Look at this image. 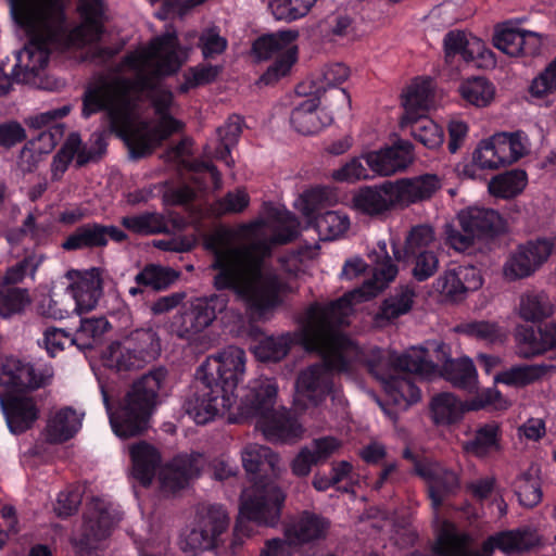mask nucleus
Wrapping results in <instances>:
<instances>
[{"label": "nucleus", "mask_w": 556, "mask_h": 556, "mask_svg": "<svg viewBox=\"0 0 556 556\" xmlns=\"http://www.w3.org/2000/svg\"><path fill=\"white\" fill-rule=\"evenodd\" d=\"M187 59L175 33L156 37L128 53L114 75L89 85L83 98V116L104 112L110 126L126 142L131 155L151 153L182 129L174 117L173 93L155 78L175 73Z\"/></svg>", "instance_id": "obj_1"}, {"label": "nucleus", "mask_w": 556, "mask_h": 556, "mask_svg": "<svg viewBox=\"0 0 556 556\" xmlns=\"http://www.w3.org/2000/svg\"><path fill=\"white\" fill-rule=\"evenodd\" d=\"M299 232L300 224L289 211L265 204L257 219L211 233L204 245L213 254L214 286L231 289L254 315L265 316L288 288L265 256L273 244L287 243Z\"/></svg>", "instance_id": "obj_2"}, {"label": "nucleus", "mask_w": 556, "mask_h": 556, "mask_svg": "<svg viewBox=\"0 0 556 556\" xmlns=\"http://www.w3.org/2000/svg\"><path fill=\"white\" fill-rule=\"evenodd\" d=\"M277 394L278 384L274 378L268 377L251 380L240 396L203 384V389L188 400L186 412L199 425L225 414L232 422L253 418L256 428L268 441H296L303 434V427L283 407L277 406Z\"/></svg>", "instance_id": "obj_3"}, {"label": "nucleus", "mask_w": 556, "mask_h": 556, "mask_svg": "<svg viewBox=\"0 0 556 556\" xmlns=\"http://www.w3.org/2000/svg\"><path fill=\"white\" fill-rule=\"evenodd\" d=\"M14 22L30 37L29 42L16 53L13 75L17 81L35 83V78L49 63L52 49L92 43L100 38L103 17L93 31L91 21L81 17V24L67 30L63 0H8Z\"/></svg>", "instance_id": "obj_4"}, {"label": "nucleus", "mask_w": 556, "mask_h": 556, "mask_svg": "<svg viewBox=\"0 0 556 556\" xmlns=\"http://www.w3.org/2000/svg\"><path fill=\"white\" fill-rule=\"evenodd\" d=\"M368 256L374 264V276L361 288L355 289L341 299L327 306L312 305L302 321L301 328L294 333L268 336L258 340L252 352L262 362H278L289 352L295 342L302 344L308 351H320L326 359L330 361L329 353L323 350L327 341V328L336 319L337 323H346L354 311L356 303L367 301L377 295L397 275V267L388 255L387 243L379 241L377 249L369 252Z\"/></svg>", "instance_id": "obj_5"}, {"label": "nucleus", "mask_w": 556, "mask_h": 556, "mask_svg": "<svg viewBox=\"0 0 556 556\" xmlns=\"http://www.w3.org/2000/svg\"><path fill=\"white\" fill-rule=\"evenodd\" d=\"M366 362L370 372L381 382L387 403L376 396L375 400L392 420L396 419L400 412L420 400V391L413 375L417 374L427 379L437 375L435 365L428 359L426 351L418 346L410 348L402 355L375 349Z\"/></svg>", "instance_id": "obj_6"}, {"label": "nucleus", "mask_w": 556, "mask_h": 556, "mask_svg": "<svg viewBox=\"0 0 556 556\" xmlns=\"http://www.w3.org/2000/svg\"><path fill=\"white\" fill-rule=\"evenodd\" d=\"M344 323L336 319L327 328V341L323 350L329 353L330 364L320 351L325 364H315L300 371L294 391V406L305 409L319 405L332 391L331 371L349 372L357 363L364 361V353L349 338L337 331L336 327Z\"/></svg>", "instance_id": "obj_7"}, {"label": "nucleus", "mask_w": 556, "mask_h": 556, "mask_svg": "<svg viewBox=\"0 0 556 556\" xmlns=\"http://www.w3.org/2000/svg\"><path fill=\"white\" fill-rule=\"evenodd\" d=\"M101 392L113 432L122 439L135 437L148 428L149 418L160 399L168 393L167 372L157 368L142 376L132 384L116 409L111 406L103 387Z\"/></svg>", "instance_id": "obj_8"}, {"label": "nucleus", "mask_w": 556, "mask_h": 556, "mask_svg": "<svg viewBox=\"0 0 556 556\" xmlns=\"http://www.w3.org/2000/svg\"><path fill=\"white\" fill-rule=\"evenodd\" d=\"M287 500L286 491L276 479L260 477L250 488L243 490L240 502V515L235 527L236 540L254 534L249 522L275 528L281 519Z\"/></svg>", "instance_id": "obj_9"}, {"label": "nucleus", "mask_w": 556, "mask_h": 556, "mask_svg": "<svg viewBox=\"0 0 556 556\" xmlns=\"http://www.w3.org/2000/svg\"><path fill=\"white\" fill-rule=\"evenodd\" d=\"M539 542V536L531 529L506 531L490 536L480 551H469L470 538L457 531L448 521H442L437 530L434 552L441 556H492L494 548L505 554L527 551Z\"/></svg>", "instance_id": "obj_10"}, {"label": "nucleus", "mask_w": 556, "mask_h": 556, "mask_svg": "<svg viewBox=\"0 0 556 556\" xmlns=\"http://www.w3.org/2000/svg\"><path fill=\"white\" fill-rule=\"evenodd\" d=\"M519 354L523 357H533L547 351L554 353L556 367V319L540 327L538 331L532 328L526 329L518 334ZM549 366L545 364L514 366L495 375V384L502 383L508 387H525L543 377Z\"/></svg>", "instance_id": "obj_11"}, {"label": "nucleus", "mask_w": 556, "mask_h": 556, "mask_svg": "<svg viewBox=\"0 0 556 556\" xmlns=\"http://www.w3.org/2000/svg\"><path fill=\"white\" fill-rule=\"evenodd\" d=\"M121 516L114 503L104 496L92 497L87 504L84 520L74 534L73 543L79 556H98L90 552L105 539L118 522Z\"/></svg>", "instance_id": "obj_12"}, {"label": "nucleus", "mask_w": 556, "mask_h": 556, "mask_svg": "<svg viewBox=\"0 0 556 556\" xmlns=\"http://www.w3.org/2000/svg\"><path fill=\"white\" fill-rule=\"evenodd\" d=\"M160 353V342L151 329H140L131 333L124 342L111 343L104 355V365L116 371L141 368Z\"/></svg>", "instance_id": "obj_13"}, {"label": "nucleus", "mask_w": 556, "mask_h": 556, "mask_svg": "<svg viewBox=\"0 0 556 556\" xmlns=\"http://www.w3.org/2000/svg\"><path fill=\"white\" fill-rule=\"evenodd\" d=\"M245 353L242 349L229 345L210 355L198 369V379L206 387L223 389V393L237 394L238 383L245 372Z\"/></svg>", "instance_id": "obj_14"}, {"label": "nucleus", "mask_w": 556, "mask_h": 556, "mask_svg": "<svg viewBox=\"0 0 556 556\" xmlns=\"http://www.w3.org/2000/svg\"><path fill=\"white\" fill-rule=\"evenodd\" d=\"M296 31L286 30L263 36L253 43V52L260 60L275 56V62L261 77L268 85L288 75L296 61Z\"/></svg>", "instance_id": "obj_15"}, {"label": "nucleus", "mask_w": 556, "mask_h": 556, "mask_svg": "<svg viewBox=\"0 0 556 556\" xmlns=\"http://www.w3.org/2000/svg\"><path fill=\"white\" fill-rule=\"evenodd\" d=\"M457 219L463 232L453 225L445 226L446 242L456 251H466L473 240L484 233L498 231L502 218L493 210L469 206L458 212Z\"/></svg>", "instance_id": "obj_16"}, {"label": "nucleus", "mask_w": 556, "mask_h": 556, "mask_svg": "<svg viewBox=\"0 0 556 556\" xmlns=\"http://www.w3.org/2000/svg\"><path fill=\"white\" fill-rule=\"evenodd\" d=\"M229 527V516L220 505H210L203 508L193 528L180 540V547L185 552L197 554L213 547L219 536Z\"/></svg>", "instance_id": "obj_17"}, {"label": "nucleus", "mask_w": 556, "mask_h": 556, "mask_svg": "<svg viewBox=\"0 0 556 556\" xmlns=\"http://www.w3.org/2000/svg\"><path fill=\"white\" fill-rule=\"evenodd\" d=\"M227 306L224 295L199 298L191 303L190 311L178 314L170 323V331L178 338L189 342L197 340L216 318V314Z\"/></svg>", "instance_id": "obj_18"}, {"label": "nucleus", "mask_w": 556, "mask_h": 556, "mask_svg": "<svg viewBox=\"0 0 556 556\" xmlns=\"http://www.w3.org/2000/svg\"><path fill=\"white\" fill-rule=\"evenodd\" d=\"M556 252V237L553 240L538 239L519 245L506 258L503 276L516 281L533 275Z\"/></svg>", "instance_id": "obj_19"}, {"label": "nucleus", "mask_w": 556, "mask_h": 556, "mask_svg": "<svg viewBox=\"0 0 556 556\" xmlns=\"http://www.w3.org/2000/svg\"><path fill=\"white\" fill-rule=\"evenodd\" d=\"M53 374V368L49 364L33 365L9 356L1 363L0 386L7 387L9 391L37 389L48 384Z\"/></svg>", "instance_id": "obj_20"}, {"label": "nucleus", "mask_w": 556, "mask_h": 556, "mask_svg": "<svg viewBox=\"0 0 556 556\" xmlns=\"http://www.w3.org/2000/svg\"><path fill=\"white\" fill-rule=\"evenodd\" d=\"M340 106L329 97L311 94L295 105L291 113V125L302 135H315L333 122V110Z\"/></svg>", "instance_id": "obj_21"}, {"label": "nucleus", "mask_w": 556, "mask_h": 556, "mask_svg": "<svg viewBox=\"0 0 556 556\" xmlns=\"http://www.w3.org/2000/svg\"><path fill=\"white\" fill-rule=\"evenodd\" d=\"M351 208L359 215L382 217L400 207L393 181L361 187L352 193Z\"/></svg>", "instance_id": "obj_22"}, {"label": "nucleus", "mask_w": 556, "mask_h": 556, "mask_svg": "<svg viewBox=\"0 0 556 556\" xmlns=\"http://www.w3.org/2000/svg\"><path fill=\"white\" fill-rule=\"evenodd\" d=\"M205 464L202 454L192 453L176 456L159 471L160 488L164 493H175L197 478Z\"/></svg>", "instance_id": "obj_23"}, {"label": "nucleus", "mask_w": 556, "mask_h": 556, "mask_svg": "<svg viewBox=\"0 0 556 556\" xmlns=\"http://www.w3.org/2000/svg\"><path fill=\"white\" fill-rule=\"evenodd\" d=\"M64 277L68 281L66 291L75 301L74 312L81 315L96 308L102 293L99 271L94 268L85 271L71 269Z\"/></svg>", "instance_id": "obj_24"}, {"label": "nucleus", "mask_w": 556, "mask_h": 556, "mask_svg": "<svg viewBox=\"0 0 556 556\" xmlns=\"http://www.w3.org/2000/svg\"><path fill=\"white\" fill-rule=\"evenodd\" d=\"M493 45L506 55L518 58L536 54L541 49L542 38L538 33L506 23L495 28Z\"/></svg>", "instance_id": "obj_25"}, {"label": "nucleus", "mask_w": 556, "mask_h": 556, "mask_svg": "<svg viewBox=\"0 0 556 556\" xmlns=\"http://www.w3.org/2000/svg\"><path fill=\"white\" fill-rule=\"evenodd\" d=\"M350 77V70L343 63H331L323 66L309 80L311 94L329 97V101L336 99L341 109H349L350 96L344 89L338 88Z\"/></svg>", "instance_id": "obj_26"}, {"label": "nucleus", "mask_w": 556, "mask_h": 556, "mask_svg": "<svg viewBox=\"0 0 556 556\" xmlns=\"http://www.w3.org/2000/svg\"><path fill=\"white\" fill-rule=\"evenodd\" d=\"M369 170L377 176H391L405 169L413 161V146L401 141L392 147L363 154Z\"/></svg>", "instance_id": "obj_27"}, {"label": "nucleus", "mask_w": 556, "mask_h": 556, "mask_svg": "<svg viewBox=\"0 0 556 556\" xmlns=\"http://www.w3.org/2000/svg\"><path fill=\"white\" fill-rule=\"evenodd\" d=\"M444 48L446 58L459 54L465 61H480L479 66H489L495 63L493 52L472 34L450 31L445 35Z\"/></svg>", "instance_id": "obj_28"}, {"label": "nucleus", "mask_w": 556, "mask_h": 556, "mask_svg": "<svg viewBox=\"0 0 556 556\" xmlns=\"http://www.w3.org/2000/svg\"><path fill=\"white\" fill-rule=\"evenodd\" d=\"M416 472L429 484V495L433 508H438L446 494L458 486L455 472L444 469L439 463L425 459L415 465Z\"/></svg>", "instance_id": "obj_29"}, {"label": "nucleus", "mask_w": 556, "mask_h": 556, "mask_svg": "<svg viewBox=\"0 0 556 556\" xmlns=\"http://www.w3.org/2000/svg\"><path fill=\"white\" fill-rule=\"evenodd\" d=\"M329 521L316 514L304 511L290 520L283 529V538L291 546L312 543L326 538Z\"/></svg>", "instance_id": "obj_30"}, {"label": "nucleus", "mask_w": 556, "mask_h": 556, "mask_svg": "<svg viewBox=\"0 0 556 556\" xmlns=\"http://www.w3.org/2000/svg\"><path fill=\"white\" fill-rule=\"evenodd\" d=\"M400 208L431 198L440 188L438 175L426 174L413 178H402L393 181Z\"/></svg>", "instance_id": "obj_31"}, {"label": "nucleus", "mask_w": 556, "mask_h": 556, "mask_svg": "<svg viewBox=\"0 0 556 556\" xmlns=\"http://www.w3.org/2000/svg\"><path fill=\"white\" fill-rule=\"evenodd\" d=\"M241 459L247 472L260 473V477L278 479L285 471L279 455L260 444H247L241 451Z\"/></svg>", "instance_id": "obj_32"}, {"label": "nucleus", "mask_w": 556, "mask_h": 556, "mask_svg": "<svg viewBox=\"0 0 556 556\" xmlns=\"http://www.w3.org/2000/svg\"><path fill=\"white\" fill-rule=\"evenodd\" d=\"M192 141L190 139H182L172 151L168 153V157L184 167L188 168L192 173L191 179L198 189L203 188V180L208 178L215 189L222 187V177L219 172L207 162H192L190 160Z\"/></svg>", "instance_id": "obj_33"}, {"label": "nucleus", "mask_w": 556, "mask_h": 556, "mask_svg": "<svg viewBox=\"0 0 556 556\" xmlns=\"http://www.w3.org/2000/svg\"><path fill=\"white\" fill-rule=\"evenodd\" d=\"M84 413L72 407H63L50 415L45 437L51 443H62L72 439L81 428Z\"/></svg>", "instance_id": "obj_34"}, {"label": "nucleus", "mask_w": 556, "mask_h": 556, "mask_svg": "<svg viewBox=\"0 0 556 556\" xmlns=\"http://www.w3.org/2000/svg\"><path fill=\"white\" fill-rule=\"evenodd\" d=\"M131 459V476L142 485H149L160 467L159 451L147 442H138L129 446Z\"/></svg>", "instance_id": "obj_35"}, {"label": "nucleus", "mask_w": 556, "mask_h": 556, "mask_svg": "<svg viewBox=\"0 0 556 556\" xmlns=\"http://www.w3.org/2000/svg\"><path fill=\"white\" fill-rule=\"evenodd\" d=\"M407 119H414L419 113L435 105L434 83L431 78H416L402 96Z\"/></svg>", "instance_id": "obj_36"}, {"label": "nucleus", "mask_w": 556, "mask_h": 556, "mask_svg": "<svg viewBox=\"0 0 556 556\" xmlns=\"http://www.w3.org/2000/svg\"><path fill=\"white\" fill-rule=\"evenodd\" d=\"M555 305L547 293L540 290H528L520 294L516 307L517 315L525 321L540 323L551 317Z\"/></svg>", "instance_id": "obj_37"}, {"label": "nucleus", "mask_w": 556, "mask_h": 556, "mask_svg": "<svg viewBox=\"0 0 556 556\" xmlns=\"http://www.w3.org/2000/svg\"><path fill=\"white\" fill-rule=\"evenodd\" d=\"M99 154V152L84 146L78 134H71L62 149L54 156L52 163L53 176H61L72 160H75L78 165H84L96 160Z\"/></svg>", "instance_id": "obj_38"}, {"label": "nucleus", "mask_w": 556, "mask_h": 556, "mask_svg": "<svg viewBox=\"0 0 556 556\" xmlns=\"http://www.w3.org/2000/svg\"><path fill=\"white\" fill-rule=\"evenodd\" d=\"M63 131L59 126L41 131L36 138L31 139L22 150L21 164L23 168L30 170L42 159L49 154L62 138Z\"/></svg>", "instance_id": "obj_39"}, {"label": "nucleus", "mask_w": 556, "mask_h": 556, "mask_svg": "<svg viewBox=\"0 0 556 556\" xmlns=\"http://www.w3.org/2000/svg\"><path fill=\"white\" fill-rule=\"evenodd\" d=\"M440 375L453 386L472 391L477 388L476 367L469 357L446 359Z\"/></svg>", "instance_id": "obj_40"}, {"label": "nucleus", "mask_w": 556, "mask_h": 556, "mask_svg": "<svg viewBox=\"0 0 556 556\" xmlns=\"http://www.w3.org/2000/svg\"><path fill=\"white\" fill-rule=\"evenodd\" d=\"M467 410L466 402L459 401L454 394L443 392L430 402L431 418L437 425H451L458 421Z\"/></svg>", "instance_id": "obj_41"}, {"label": "nucleus", "mask_w": 556, "mask_h": 556, "mask_svg": "<svg viewBox=\"0 0 556 556\" xmlns=\"http://www.w3.org/2000/svg\"><path fill=\"white\" fill-rule=\"evenodd\" d=\"M110 328V323L104 317L83 318L74 333L75 345L79 350L93 349L102 342Z\"/></svg>", "instance_id": "obj_42"}, {"label": "nucleus", "mask_w": 556, "mask_h": 556, "mask_svg": "<svg viewBox=\"0 0 556 556\" xmlns=\"http://www.w3.org/2000/svg\"><path fill=\"white\" fill-rule=\"evenodd\" d=\"M242 118L233 115L228 118L224 126L217 129L218 140L220 141V148H217L214 152L207 147L205 149V155L214 156L217 160L223 161L227 166L233 165V160L230 157V147L237 141L242 131Z\"/></svg>", "instance_id": "obj_43"}, {"label": "nucleus", "mask_w": 556, "mask_h": 556, "mask_svg": "<svg viewBox=\"0 0 556 556\" xmlns=\"http://www.w3.org/2000/svg\"><path fill=\"white\" fill-rule=\"evenodd\" d=\"M459 93L467 103L485 108L494 100L495 87L484 77H472L460 84Z\"/></svg>", "instance_id": "obj_44"}, {"label": "nucleus", "mask_w": 556, "mask_h": 556, "mask_svg": "<svg viewBox=\"0 0 556 556\" xmlns=\"http://www.w3.org/2000/svg\"><path fill=\"white\" fill-rule=\"evenodd\" d=\"M493 136L498 148L503 151L501 154L506 166L517 162L529 152L530 142L522 131L497 132Z\"/></svg>", "instance_id": "obj_45"}, {"label": "nucleus", "mask_w": 556, "mask_h": 556, "mask_svg": "<svg viewBox=\"0 0 556 556\" xmlns=\"http://www.w3.org/2000/svg\"><path fill=\"white\" fill-rule=\"evenodd\" d=\"M415 292L413 289L405 287L397 293L387 299L380 312L376 316V324L383 326L386 321H391L399 316L406 314L413 305Z\"/></svg>", "instance_id": "obj_46"}, {"label": "nucleus", "mask_w": 556, "mask_h": 556, "mask_svg": "<svg viewBox=\"0 0 556 556\" xmlns=\"http://www.w3.org/2000/svg\"><path fill=\"white\" fill-rule=\"evenodd\" d=\"M527 185V174L515 169L498 175L489 182V191L492 195L508 199L520 193Z\"/></svg>", "instance_id": "obj_47"}, {"label": "nucleus", "mask_w": 556, "mask_h": 556, "mask_svg": "<svg viewBox=\"0 0 556 556\" xmlns=\"http://www.w3.org/2000/svg\"><path fill=\"white\" fill-rule=\"evenodd\" d=\"M122 224L130 231L140 235H154L168 229L165 216L157 212H144L123 217Z\"/></svg>", "instance_id": "obj_48"}, {"label": "nucleus", "mask_w": 556, "mask_h": 556, "mask_svg": "<svg viewBox=\"0 0 556 556\" xmlns=\"http://www.w3.org/2000/svg\"><path fill=\"white\" fill-rule=\"evenodd\" d=\"M500 426L495 422L486 424L480 427L475 438L465 444L467 452L483 457L500 448Z\"/></svg>", "instance_id": "obj_49"}, {"label": "nucleus", "mask_w": 556, "mask_h": 556, "mask_svg": "<svg viewBox=\"0 0 556 556\" xmlns=\"http://www.w3.org/2000/svg\"><path fill=\"white\" fill-rule=\"evenodd\" d=\"M412 136L428 149L434 150L442 146L444 131L442 127L429 117L409 119Z\"/></svg>", "instance_id": "obj_50"}, {"label": "nucleus", "mask_w": 556, "mask_h": 556, "mask_svg": "<svg viewBox=\"0 0 556 556\" xmlns=\"http://www.w3.org/2000/svg\"><path fill=\"white\" fill-rule=\"evenodd\" d=\"M503 151L495 142L494 136L481 140L472 153V163L480 169L495 170L506 166L502 154Z\"/></svg>", "instance_id": "obj_51"}, {"label": "nucleus", "mask_w": 556, "mask_h": 556, "mask_svg": "<svg viewBox=\"0 0 556 556\" xmlns=\"http://www.w3.org/2000/svg\"><path fill=\"white\" fill-rule=\"evenodd\" d=\"M177 278L178 273L176 270L150 264L136 275L135 280L139 286L163 290L169 287Z\"/></svg>", "instance_id": "obj_52"}, {"label": "nucleus", "mask_w": 556, "mask_h": 556, "mask_svg": "<svg viewBox=\"0 0 556 556\" xmlns=\"http://www.w3.org/2000/svg\"><path fill=\"white\" fill-rule=\"evenodd\" d=\"M315 228L324 240H333L343 235L350 227V218L346 214L329 211L314 217Z\"/></svg>", "instance_id": "obj_53"}, {"label": "nucleus", "mask_w": 556, "mask_h": 556, "mask_svg": "<svg viewBox=\"0 0 556 556\" xmlns=\"http://www.w3.org/2000/svg\"><path fill=\"white\" fill-rule=\"evenodd\" d=\"M317 0H271L269 9L276 20L292 21L308 13Z\"/></svg>", "instance_id": "obj_54"}, {"label": "nucleus", "mask_w": 556, "mask_h": 556, "mask_svg": "<svg viewBox=\"0 0 556 556\" xmlns=\"http://www.w3.org/2000/svg\"><path fill=\"white\" fill-rule=\"evenodd\" d=\"M364 157L355 156L346 161L331 173V178L337 182L355 184L371 178L368 166L364 165Z\"/></svg>", "instance_id": "obj_55"}, {"label": "nucleus", "mask_w": 556, "mask_h": 556, "mask_svg": "<svg viewBox=\"0 0 556 556\" xmlns=\"http://www.w3.org/2000/svg\"><path fill=\"white\" fill-rule=\"evenodd\" d=\"M250 204V195L244 189L229 191L222 199L217 200L211 207L215 216L238 214L243 212Z\"/></svg>", "instance_id": "obj_56"}, {"label": "nucleus", "mask_w": 556, "mask_h": 556, "mask_svg": "<svg viewBox=\"0 0 556 556\" xmlns=\"http://www.w3.org/2000/svg\"><path fill=\"white\" fill-rule=\"evenodd\" d=\"M100 225H87L77 229L63 243L65 250H78L90 247L103 245V237Z\"/></svg>", "instance_id": "obj_57"}, {"label": "nucleus", "mask_w": 556, "mask_h": 556, "mask_svg": "<svg viewBox=\"0 0 556 556\" xmlns=\"http://www.w3.org/2000/svg\"><path fill=\"white\" fill-rule=\"evenodd\" d=\"M458 330L470 338L488 343L502 341L505 337L497 324L485 320L464 324L459 326Z\"/></svg>", "instance_id": "obj_58"}, {"label": "nucleus", "mask_w": 556, "mask_h": 556, "mask_svg": "<svg viewBox=\"0 0 556 556\" xmlns=\"http://www.w3.org/2000/svg\"><path fill=\"white\" fill-rule=\"evenodd\" d=\"M43 262L40 254H30L23 261L9 267L3 276V282L7 285H15L22 282L26 277L34 278L36 270Z\"/></svg>", "instance_id": "obj_59"}, {"label": "nucleus", "mask_w": 556, "mask_h": 556, "mask_svg": "<svg viewBox=\"0 0 556 556\" xmlns=\"http://www.w3.org/2000/svg\"><path fill=\"white\" fill-rule=\"evenodd\" d=\"M219 73L220 67L217 65L200 64L198 66L191 67L185 72V80L180 85L179 90L181 92H187L192 88L210 84L216 79Z\"/></svg>", "instance_id": "obj_60"}, {"label": "nucleus", "mask_w": 556, "mask_h": 556, "mask_svg": "<svg viewBox=\"0 0 556 556\" xmlns=\"http://www.w3.org/2000/svg\"><path fill=\"white\" fill-rule=\"evenodd\" d=\"M433 289L443 299L448 301L456 302L466 298L460 281L457 279V275H455L454 267L445 270L435 279Z\"/></svg>", "instance_id": "obj_61"}, {"label": "nucleus", "mask_w": 556, "mask_h": 556, "mask_svg": "<svg viewBox=\"0 0 556 556\" xmlns=\"http://www.w3.org/2000/svg\"><path fill=\"white\" fill-rule=\"evenodd\" d=\"M509 405V402L495 388H486L480 391L473 399L466 401L468 412L480 410L488 407L504 410L507 409Z\"/></svg>", "instance_id": "obj_62"}, {"label": "nucleus", "mask_w": 556, "mask_h": 556, "mask_svg": "<svg viewBox=\"0 0 556 556\" xmlns=\"http://www.w3.org/2000/svg\"><path fill=\"white\" fill-rule=\"evenodd\" d=\"M227 39L217 27H207L199 37V47L204 59H215L227 49Z\"/></svg>", "instance_id": "obj_63"}, {"label": "nucleus", "mask_w": 556, "mask_h": 556, "mask_svg": "<svg viewBox=\"0 0 556 556\" xmlns=\"http://www.w3.org/2000/svg\"><path fill=\"white\" fill-rule=\"evenodd\" d=\"M529 92L536 99H542L556 92V65L553 62L532 79Z\"/></svg>", "instance_id": "obj_64"}]
</instances>
